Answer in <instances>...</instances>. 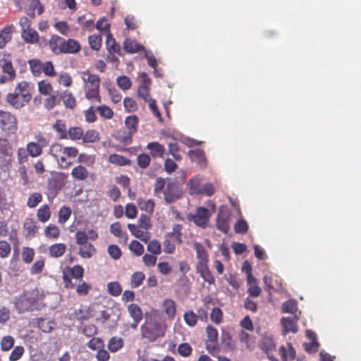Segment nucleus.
Listing matches in <instances>:
<instances>
[{
    "mask_svg": "<svg viewBox=\"0 0 361 361\" xmlns=\"http://www.w3.org/2000/svg\"><path fill=\"white\" fill-rule=\"evenodd\" d=\"M137 226L147 231L151 228L150 219L146 214H142L137 221Z\"/></svg>",
    "mask_w": 361,
    "mask_h": 361,
    "instance_id": "63",
    "label": "nucleus"
},
{
    "mask_svg": "<svg viewBox=\"0 0 361 361\" xmlns=\"http://www.w3.org/2000/svg\"><path fill=\"white\" fill-rule=\"evenodd\" d=\"M123 344V341L121 338L113 337L108 343V348L111 352L115 353L118 351Z\"/></svg>",
    "mask_w": 361,
    "mask_h": 361,
    "instance_id": "49",
    "label": "nucleus"
},
{
    "mask_svg": "<svg viewBox=\"0 0 361 361\" xmlns=\"http://www.w3.org/2000/svg\"><path fill=\"white\" fill-rule=\"evenodd\" d=\"M176 245L173 241L172 240V238L167 237L165 235V239L163 242V250L165 253L172 254L175 252Z\"/></svg>",
    "mask_w": 361,
    "mask_h": 361,
    "instance_id": "53",
    "label": "nucleus"
},
{
    "mask_svg": "<svg viewBox=\"0 0 361 361\" xmlns=\"http://www.w3.org/2000/svg\"><path fill=\"white\" fill-rule=\"evenodd\" d=\"M127 227L133 235L137 238H139L142 241L147 243L150 239V233L142 229L139 226L133 224H128Z\"/></svg>",
    "mask_w": 361,
    "mask_h": 361,
    "instance_id": "17",
    "label": "nucleus"
},
{
    "mask_svg": "<svg viewBox=\"0 0 361 361\" xmlns=\"http://www.w3.org/2000/svg\"><path fill=\"white\" fill-rule=\"evenodd\" d=\"M42 198L41 193L32 192L29 195L26 205L31 209L35 208L42 201Z\"/></svg>",
    "mask_w": 361,
    "mask_h": 361,
    "instance_id": "41",
    "label": "nucleus"
},
{
    "mask_svg": "<svg viewBox=\"0 0 361 361\" xmlns=\"http://www.w3.org/2000/svg\"><path fill=\"white\" fill-rule=\"evenodd\" d=\"M82 79L85 83V97L90 101L95 100L102 102L99 95L100 78L96 74L91 73L90 71L82 73Z\"/></svg>",
    "mask_w": 361,
    "mask_h": 361,
    "instance_id": "3",
    "label": "nucleus"
},
{
    "mask_svg": "<svg viewBox=\"0 0 361 361\" xmlns=\"http://www.w3.org/2000/svg\"><path fill=\"white\" fill-rule=\"evenodd\" d=\"M137 94L145 102L151 99L149 94V88L146 84H141L137 89Z\"/></svg>",
    "mask_w": 361,
    "mask_h": 361,
    "instance_id": "57",
    "label": "nucleus"
},
{
    "mask_svg": "<svg viewBox=\"0 0 361 361\" xmlns=\"http://www.w3.org/2000/svg\"><path fill=\"white\" fill-rule=\"evenodd\" d=\"M182 229H183V226L181 224H174L173 226L172 231L169 232V233H167L166 234V235L167 237H170V238H174V240L178 244H181L183 243Z\"/></svg>",
    "mask_w": 361,
    "mask_h": 361,
    "instance_id": "34",
    "label": "nucleus"
},
{
    "mask_svg": "<svg viewBox=\"0 0 361 361\" xmlns=\"http://www.w3.org/2000/svg\"><path fill=\"white\" fill-rule=\"evenodd\" d=\"M96 252V249L90 243L81 245L79 254L83 258H90Z\"/></svg>",
    "mask_w": 361,
    "mask_h": 361,
    "instance_id": "39",
    "label": "nucleus"
},
{
    "mask_svg": "<svg viewBox=\"0 0 361 361\" xmlns=\"http://www.w3.org/2000/svg\"><path fill=\"white\" fill-rule=\"evenodd\" d=\"M137 204L142 211H145L149 214H152L154 211L155 204L152 200H137Z\"/></svg>",
    "mask_w": 361,
    "mask_h": 361,
    "instance_id": "35",
    "label": "nucleus"
},
{
    "mask_svg": "<svg viewBox=\"0 0 361 361\" xmlns=\"http://www.w3.org/2000/svg\"><path fill=\"white\" fill-rule=\"evenodd\" d=\"M166 329V324L164 322L151 317L142 326L141 331L144 338L149 341H154L159 337L164 336Z\"/></svg>",
    "mask_w": 361,
    "mask_h": 361,
    "instance_id": "4",
    "label": "nucleus"
},
{
    "mask_svg": "<svg viewBox=\"0 0 361 361\" xmlns=\"http://www.w3.org/2000/svg\"><path fill=\"white\" fill-rule=\"evenodd\" d=\"M23 231L25 237L33 238L36 235L39 228L37 222L33 218H26L23 223Z\"/></svg>",
    "mask_w": 361,
    "mask_h": 361,
    "instance_id": "14",
    "label": "nucleus"
},
{
    "mask_svg": "<svg viewBox=\"0 0 361 361\" xmlns=\"http://www.w3.org/2000/svg\"><path fill=\"white\" fill-rule=\"evenodd\" d=\"M147 250L153 255H159L161 252V247L160 243L154 240L147 245Z\"/></svg>",
    "mask_w": 361,
    "mask_h": 361,
    "instance_id": "62",
    "label": "nucleus"
},
{
    "mask_svg": "<svg viewBox=\"0 0 361 361\" xmlns=\"http://www.w3.org/2000/svg\"><path fill=\"white\" fill-rule=\"evenodd\" d=\"M216 190L214 184L207 183L200 187V190L197 191V195H204L207 196H212L214 194Z\"/></svg>",
    "mask_w": 361,
    "mask_h": 361,
    "instance_id": "52",
    "label": "nucleus"
},
{
    "mask_svg": "<svg viewBox=\"0 0 361 361\" xmlns=\"http://www.w3.org/2000/svg\"><path fill=\"white\" fill-rule=\"evenodd\" d=\"M66 250V246L63 243H55L49 247V254L52 257H61Z\"/></svg>",
    "mask_w": 361,
    "mask_h": 361,
    "instance_id": "32",
    "label": "nucleus"
},
{
    "mask_svg": "<svg viewBox=\"0 0 361 361\" xmlns=\"http://www.w3.org/2000/svg\"><path fill=\"white\" fill-rule=\"evenodd\" d=\"M99 133L93 129L88 130L82 135V141L85 143L96 142L99 140Z\"/></svg>",
    "mask_w": 361,
    "mask_h": 361,
    "instance_id": "43",
    "label": "nucleus"
},
{
    "mask_svg": "<svg viewBox=\"0 0 361 361\" xmlns=\"http://www.w3.org/2000/svg\"><path fill=\"white\" fill-rule=\"evenodd\" d=\"M64 148L65 147L59 143L52 144L49 147V154L58 161Z\"/></svg>",
    "mask_w": 361,
    "mask_h": 361,
    "instance_id": "55",
    "label": "nucleus"
},
{
    "mask_svg": "<svg viewBox=\"0 0 361 361\" xmlns=\"http://www.w3.org/2000/svg\"><path fill=\"white\" fill-rule=\"evenodd\" d=\"M299 320V316L295 314L291 317H283L281 318V324L283 328V334H287L290 332L295 334L298 331V322Z\"/></svg>",
    "mask_w": 361,
    "mask_h": 361,
    "instance_id": "11",
    "label": "nucleus"
},
{
    "mask_svg": "<svg viewBox=\"0 0 361 361\" xmlns=\"http://www.w3.org/2000/svg\"><path fill=\"white\" fill-rule=\"evenodd\" d=\"M8 235L9 240L14 245H18L19 243L18 233L16 229L9 231L8 223L6 221H0V236L6 237Z\"/></svg>",
    "mask_w": 361,
    "mask_h": 361,
    "instance_id": "13",
    "label": "nucleus"
},
{
    "mask_svg": "<svg viewBox=\"0 0 361 361\" xmlns=\"http://www.w3.org/2000/svg\"><path fill=\"white\" fill-rule=\"evenodd\" d=\"M0 128L6 135H14L18 131V120L15 114L7 111H0Z\"/></svg>",
    "mask_w": 361,
    "mask_h": 361,
    "instance_id": "5",
    "label": "nucleus"
},
{
    "mask_svg": "<svg viewBox=\"0 0 361 361\" xmlns=\"http://www.w3.org/2000/svg\"><path fill=\"white\" fill-rule=\"evenodd\" d=\"M59 97L63 100L66 108L73 109L76 106V99L68 90H64Z\"/></svg>",
    "mask_w": 361,
    "mask_h": 361,
    "instance_id": "27",
    "label": "nucleus"
},
{
    "mask_svg": "<svg viewBox=\"0 0 361 361\" xmlns=\"http://www.w3.org/2000/svg\"><path fill=\"white\" fill-rule=\"evenodd\" d=\"M105 46L108 53L121 55V47L116 42L110 32H108L106 34Z\"/></svg>",
    "mask_w": 361,
    "mask_h": 361,
    "instance_id": "21",
    "label": "nucleus"
},
{
    "mask_svg": "<svg viewBox=\"0 0 361 361\" xmlns=\"http://www.w3.org/2000/svg\"><path fill=\"white\" fill-rule=\"evenodd\" d=\"M32 99L30 86L28 82L22 80L18 82L13 92L5 97L6 102L15 109H20L27 105Z\"/></svg>",
    "mask_w": 361,
    "mask_h": 361,
    "instance_id": "2",
    "label": "nucleus"
},
{
    "mask_svg": "<svg viewBox=\"0 0 361 361\" xmlns=\"http://www.w3.org/2000/svg\"><path fill=\"white\" fill-rule=\"evenodd\" d=\"M151 158L145 153L139 154L137 157V162L141 169H146L150 164Z\"/></svg>",
    "mask_w": 361,
    "mask_h": 361,
    "instance_id": "61",
    "label": "nucleus"
},
{
    "mask_svg": "<svg viewBox=\"0 0 361 361\" xmlns=\"http://www.w3.org/2000/svg\"><path fill=\"white\" fill-rule=\"evenodd\" d=\"M0 67L4 75L0 76V84H6L13 81L16 78V71L11 60L6 58L0 59Z\"/></svg>",
    "mask_w": 361,
    "mask_h": 361,
    "instance_id": "6",
    "label": "nucleus"
},
{
    "mask_svg": "<svg viewBox=\"0 0 361 361\" xmlns=\"http://www.w3.org/2000/svg\"><path fill=\"white\" fill-rule=\"evenodd\" d=\"M63 281L66 288H73L75 282L82 278L83 272H63Z\"/></svg>",
    "mask_w": 361,
    "mask_h": 361,
    "instance_id": "20",
    "label": "nucleus"
},
{
    "mask_svg": "<svg viewBox=\"0 0 361 361\" xmlns=\"http://www.w3.org/2000/svg\"><path fill=\"white\" fill-rule=\"evenodd\" d=\"M110 232L114 236L118 238L124 243H126L128 236L126 232L123 231L119 222H115L110 226Z\"/></svg>",
    "mask_w": 361,
    "mask_h": 361,
    "instance_id": "25",
    "label": "nucleus"
},
{
    "mask_svg": "<svg viewBox=\"0 0 361 361\" xmlns=\"http://www.w3.org/2000/svg\"><path fill=\"white\" fill-rule=\"evenodd\" d=\"M60 229L54 224H50L44 228V235L47 238L57 239L60 235Z\"/></svg>",
    "mask_w": 361,
    "mask_h": 361,
    "instance_id": "42",
    "label": "nucleus"
},
{
    "mask_svg": "<svg viewBox=\"0 0 361 361\" xmlns=\"http://www.w3.org/2000/svg\"><path fill=\"white\" fill-rule=\"evenodd\" d=\"M109 293L113 296H118L121 295L122 289L120 284L117 282H110L107 285Z\"/></svg>",
    "mask_w": 361,
    "mask_h": 361,
    "instance_id": "64",
    "label": "nucleus"
},
{
    "mask_svg": "<svg viewBox=\"0 0 361 361\" xmlns=\"http://www.w3.org/2000/svg\"><path fill=\"white\" fill-rule=\"evenodd\" d=\"M51 215V208L48 204L41 205L37 211V217L42 223L47 222Z\"/></svg>",
    "mask_w": 361,
    "mask_h": 361,
    "instance_id": "28",
    "label": "nucleus"
},
{
    "mask_svg": "<svg viewBox=\"0 0 361 361\" xmlns=\"http://www.w3.org/2000/svg\"><path fill=\"white\" fill-rule=\"evenodd\" d=\"M129 249L136 255H142L144 252V246L137 240H132L129 245Z\"/></svg>",
    "mask_w": 361,
    "mask_h": 361,
    "instance_id": "60",
    "label": "nucleus"
},
{
    "mask_svg": "<svg viewBox=\"0 0 361 361\" xmlns=\"http://www.w3.org/2000/svg\"><path fill=\"white\" fill-rule=\"evenodd\" d=\"M78 154V150L76 147H65L57 161L61 168L67 169L72 164V161L70 159L77 157Z\"/></svg>",
    "mask_w": 361,
    "mask_h": 361,
    "instance_id": "8",
    "label": "nucleus"
},
{
    "mask_svg": "<svg viewBox=\"0 0 361 361\" xmlns=\"http://www.w3.org/2000/svg\"><path fill=\"white\" fill-rule=\"evenodd\" d=\"M72 211L69 207L62 206L59 211V223L65 224L71 217Z\"/></svg>",
    "mask_w": 361,
    "mask_h": 361,
    "instance_id": "45",
    "label": "nucleus"
},
{
    "mask_svg": "<svg viewBox=\"0 0 361 361\" xmlns=\"http://www.w3.org/2000/svg\"><path fill=\"white\" fill-rule=\"evenodd\" d=\"M116 83L117 85L124 91L129 90L132 85L130 78L126 75L118 76L116 78Z\"/></svg>",
    "mask_w": 361,
    "mask_h": 361,
    "instance_id": "50",
    "label": "nucleus"
},
{
    "mask_svg": "<svg viewBox=\"0 0 361 361\" xmlns=\"http://www.w3.org/2000/svg\"><path fill=\"white\" fill-rule=\"evenodd\" d=\"M81 49L80 43L73 39H65L62 54H76Z\"/></svg>",
    "mask_w": 361,
    "mask_h": 361,
    "instance_id": "22",
    "label": "nucleus"
},
{
    "mask_svg": "<svg viewBox=\"0 0 361 361\" xmlns=\"http://www.w3.org/2000/svg\"><path fill=\"white\" fill-rule=\"evenodd\" d=\"M189 157L190 159L196 162L200 168L204 169L207 166V159L203 150L200 149L190 150Z\"/></svg>",
    "mask_w": 361,
    "mask_h": 361,
    "instance_id": "18",
    "label": "nucleus"
},
{
    "mask_svg": "<svg viewBox=\"0 0 361 361\" xmlns=\"http://www.w3.org/2000/svg\"><path fill=\"white\" fill-rule=\"evenodd\" d=\"M248 228V224L244 219L238 220L234 226V230L237 233L245 234L247 232Z\"/></svg>",
    "mask_w": 361,
    "mask_h": 361,
    "instance_id": "58",
    "label": "nucleus"
},
{
    "mask_svg": "<svg viewBox=\"0 0 361 361\" xmlns=\"http://www.w3.org/2000/svg\"><path fill=\"white\" fill-rule=\"evenodd\" d=\"M37 326L44 332H50L55 328V323L49 319L39 318L37 319Z\"/></svg>",
    "mask_w": 361,
    "mask_h": 361,
    "instance_id": "37",
    "label": "nucleus"
},
{
    "mask_svg": "<svg viewBox=\"0 0 361 361\" xmlns=\"http://www.w3.org/2000/svg\"><path fill=\"white\" fill-rule=\"evenodd\" d=\"M88 42L90 47L94 51H99L102 47V37L100 35H92L89 36Z\"/></svg>",
    "mask_w": 361,
    "mask_h": 361,
    "instance_id": "48",
    "label": "nucleus"
},
{
    "mask_svg": "<svg viewBox=\"0 0 361 361\" xmlns=\"http://www.w3.org/2000/svg\"><path fill=\"white\" fill-rule=\"evenodd\" d=\"M231 217V211L226 206H221L219 209L216 226L224 233H227L230 229Z\"/></svg>",
    "mask_w": 361,
    "mask_h": 361,
    "instance_id": "7",
    "label": "nucleus"
},
{
    "mask_svg": "<svg viewBox=\"0 0 361 361\" xmlns=\"http://www.w3.org/2000/svg\"><path fill=\"white\" fill-rule=\"evenodd\" d=\"M123 48L126 52L134 54L144 50V47L137 43L135 40L130 38H126L123 42Z\"/></svg>",
    "mask_w": 361,
    "mask_h": 361,
    "instance_id": "24",
    "label": "nucleus"
},
{
    "mask_svg": "<svg viewBox=\"0 0 361 361\" xmlns=\"http://www.w3.org/2000/svg\"><path fill=\"white\" fill-rule=\"evenodd\" d=\"M35 251L29 247H24L22 252L23 261L26 264H30L33 260Z\"/></svg>",
    "mask_w": 361,
    "mask_h": 361,
    "instance_id": "56",
    "label": "nucleus"
},
{
    "mask_svg": "<svg viewBox=\"0 0 361 361\" xmlns=\"http://www.w3.org/2000/svg\"><path fill=\"white\" fill-rule=\"evenodd\" d=\"M110 163L118 166H126L130 164V161L122 155L117 154H111L109 157Z\"/></svg>",
    "mask_w": 361,
    "mask_h": 361,
    "instance_id": "44",
    "label": "nucleus"
},
{
    "mask_svg": "<svg viewBox=\"0 0 361 361\" xmlns=\"http://www.w3.org/2000/svg\"><path fill=\"white\" fill-rule=\"evenodd\" d=\"M123 106L126 111L134 112L137 109V105L135 99L131 97H125Z\"/></svg>",
    "mask_w": 361,
    "mask_h": 361,
    "instance_id": "59",
    "label": "nucleus"
},
{
    "mask_svg": "<svg viewBox=\"0 0 361 361\" xmlns=\"http://www.w3.org/2000/svg\"><path fill=\"white\" fill-rule=\"evenodd\" d=\"M161 307L168 318L169 319H173L176 312L175 302L171 299H165L162 302Z\"/></svg>",
    "mask_w": 361,
    "mask_h": 361,
    "instance_id": "26",
    "label": "nucleus"
},
{
    "mask_svg": "<svg viewBox=\"0 0 361 361\" xmlns=\"http://www.w3.org/2000/svg\"><path fill=\"white\" fill-rule=\"evenodd\" d=\"M46 96L43 101V106L46 110L51 111L60 104L61 98L59 94L52 93Z\"/></svg>",
    "mask_w": 361,
    "mask_h": 361,
    "instance_id": "23",
    "label": "nucleus"
},
{
    "mask_svg": "<svg viewBox=\"0 0 361 361\" xmlns=\"http://www.w3.org/2000/svg\"><path fill=\"white\" fill-rule=\"evenodd\" d=\"M27 63L32 74L35 77L39 76L43 71V62L38 59H32L28 60Z\"/></svg>",
    "mask_w": 361,
    "mask_h": 361,
    "instance_id": "29",
    "label": "nucleus"
},
{
    "mask_svg": "<svg viewBox=\"0 0 361 361\" xmlns=\"http://www.w3.org/2000/svg\"><path fill=\"white\" fill-rule=\"evenodd\" d=\"M97 111L99 114L100 116L106 118V119H111L114 116V111L113 110L106 106V105H102L97 107Z\"/></svg>",
    "mask_w": 361,
    "mask_h": 361,
    "instance_id": "54",
    "label": "nucleus"
},
{
    "mask_svg": "<svg viewBox=\"0 0 361 361\" xmlns=\"http://www.w3.org/2000/svg\"><path fill=\"white\" fill-rule=\"evenodd\" d=\"M164 199L167 204H170L178 200L181 194L178 190L177 185L173 183H169L164 190Z\"/></svg>",
    "mask_w": 361,
    "mask_h": 361,
    "instance_id": "12",
    "label": "nucleus"
},
{
    "mask_svg": "<svg viewBox=\"0 0 361 361\" xmlns=\"http://www.w3.org/2000/svg\"><path fill=\"white\" fill-rule=\"evenodd\" d=\"M281 308L283 313H289L291 314L292 316H295L297 313L300 314L298 308L297 302L295 300L286 301L283 303Z\"/></svg>",
    "mask_w": 361,
    "mask_h": 361,
    "instance_id": "30",
    "label": "nucleus"
},
{
    "mask_svg": "<svg viewBox=\"0 0 361 361\" xmlns=\"http://www.w3.org/2000/svg\"><path fill=\"white\" fill-rule=\"evenodd\" d=\"M67 135L71 140H78L82 138L83 130L80 127H72L69 128Z\"/></svg>",
    "mask_w": 361,
    "mask_h": 361,
    "instance_id": "51",
    "label": "nucleus"
},
{
    "mask_svg": "<svg viewBox=\"0 0 361 361\" xmlns=\"http://www.w3.org/2000/svg\"><path fill=\"white\" fill-rule=\"evenodd\" d=\"M21 37L27 44H37L39 42V34L32 27L21 31Z\"/></svg>",
    "mask_w": 361,
    "mask_h": 361,
    "instance_id": "19",
    "label": "nucleus"
},
{
    "mask_svg": "<svg viewBox=\"0 0 361 361\" xmlns=\"http://www.w3.org/2000/svg\"><path fill=\"white\" fill-rule=\"evenodd\" d=\"M65 39L57 35H52L49 40V47L51 51L56 55L62 54Z\"/></svg>",
    "mask_w": 361,
    "mask_h": 361,
    "instance_id": "15",
    "label": "nucleus"
},
{
    "mask_svg": "<svg viewBox=\"0 0 361 361\" xmlns=\"http://www.w3.org/2000/svg\"><path fill=\"white\" fill-rule=\"evenodd\" d=\"M13 28V25H8L0 31V49L4 48L6 44L11 39Z\"/></svg>",
    "mask_w": 361,
    "mask_h": 361,
    "instance_id": "31",
    "label": "nucleus"
},
{
    "mask_svg": "<svg viewBox=\"0 0 361 361\" xmlns=\"http://www.w3.org/2000/svg\"><path fill=\"white\" fill-rule=\"evenodd\" d=\"M75 180L84 181L92 176L91 173L82 165H78L73 168L71 173Z\"/></svg>",
    "mask_w": 361,
    "mask_h": 361,
    "instance_id": "16",
    "label": "nucleus"
},
{
    "mask_svg": "<svg viewBox=\"0 0 361 361\" xmlns=\"http://www.w3.org/2000/svg\"><path fill=\"white\" fill-rule=\"evenodd\" d=\"M210 214L209 210L203 207H197L196 213L190 215L189 219L192 220L197 226L204 228L207 224Z\"/></svg>",
    "mask_w": 361,
    "mask_h": 361,
    "instance_id": "10",
    "label": "nucleus"
},
{
    "mask_svg": "<svg viewBox=\"0 0 361 361\" xmlns=\"http://www.w3.org/2000/svg\"><path fill=\"white\" fill-rule=\"evenodd\" d=\"M194 248L197 252V271H208V255L204 246L200 243L194 244Z\"/></svg>",
    "mask_w": 361,
    "mask_h": 361,
    "instance_id": "9",
    "label": "nucleus"
},
{
    "mask_svg": "<svg viewBox=\"0 0 361 361\" xmlns=\"http://www.w3.org/2000/svg\"><path fill=\"white\" fill-rule=\"evenodd\" d=\"M128 312L133 319H142V311L137 304H130L128 306Z\"/></svg>",
    "mask_w": 361,
    "mask_h": 361,
    "instance_id": "47",
    "label": "nucleus"
},
{
    "mask_svg": "<svg viewBox=\"0 0 361 361\" xmlns=\"http://www.w3.org/2000/svg\"><path fill=\"white\" fill-rule=\"evenodd\" d=\"M25 149L32 157H39L42 153V146L35 142H28Z\"/></svg>",
    "mask_w": 361,
    "mask_h": 361,
    "instance_id": "38",
    "label": "nucleus"
},
{
    "mask_svg": "<svg viewBox=\"0 0 361 361\" xmlns=\"http://www.w3.org/2000/svg\"><path fill=\"white\" fill-rule=\"evenodd\" d=\"M147 148L150 150L153 157H161L165 152L164 147L157 142H149Z\"/></svg>",
    "mask_w": 361,
    "mask_h": 361,
    "instance_id": "33",
    "label": "nucleus"
},
{
    "mask_svg": "<svg viewBox=\"0 0 361 361\" xmlns=\"http://www.w3.org/2000/svg\"><path fill=\"white\" fill-rule=\"evenodd\" d=\"M53 128L55 131L58 133L61 139H66L68 137L66 126L61 120H56Z\"/></svg>",
    "mask_w": 361,
    "mask_h": 361,
    "instance_id": "46",
    "label": "nucleus"
},
{
    "mask_svg": "<svg viewBox=\"0 0 361 361\" xmlns=\"http://www.w3.org/2000/svg\"><path fill=\"white\" fill-rule=\"evenodd\" d=\"M45 294L43 290L35 288L25 290L13 298V304L19 314L27 312L39 311L45 306L44 299Z\"/></svg>",
    "mask_w": 361,
    "mask_h": 361,
    "instance_id": "1",
    "label": "nucleus"
},
{
    "mask_svg": "<svg viewBox=\"0 0 361 361\" xmlns=\"http://www.w3.org/2000/svg\"><path fill=\"white\" fill-rule=\"evenodd\" d=\"M38 92L42 95H48L54 92L52 85L47 80H42L37 82Z\"/></svg>",
    "mask_w": 361,
    "mask_h": 361,
    "instance_id": "36",
    "label": "nucleus"
},
{
    "mask_svg": "<svg viewBox=\"0 0 361 361\" xmlns=\"http://www.w3.org/2000/svg\"><path fill=\"white\" fill-rule=\"evenodd\" d=\"M125 124L128 129V133L133 134L136 132L138 126V118L135 115H131L126 117Z\"/></svg>",
    "mask_w": 361,
    "mask_h": 361,
    "instance_id": "40",
    "label": "nucleus"
}]
</instances>
